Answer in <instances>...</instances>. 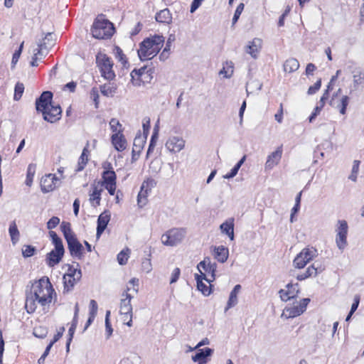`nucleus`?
I'll return each mask as SVG.
<instances>
[{"mask_svg": "<svg viewBox=\"0 0 364 364\" xmlns=\"http://www.w3.org/2000/svg\"><path fill=\"white\" fill-rule=\"evenodd\" d=\"M164 43L163 36L154 35L146 38L139 43V49L137 50L138 56L141 61L151 60L156 56Z\"/></svg>", "mask_w": 364, "mask_h": 364, "instance_id": "1", "label": "nucleus"}, {"mask_svg": "<svg viewBox=\"0 0 364 364\" xmlns=\"http://www.w3.org/2000/svg\"><path fill=\"white\" fill-rule=\"evenodd\" d=\"M29 293L37 299L38 303L41 306H45L52 301L53 294L56 296L55 290L48 278L46 279L41 278L38 282H36L32 285L31 290Z\"/></svg>", "mask_w": 364, "mask_h": 364, "instance_id": "2", "label": "nucleus"}, {"mask_svg": "<svg viewBox=\"0 0 364 364\" xmlns=\"http://www.w3.org/2000/svg\"><path fill=\"white\" fill-rule=\"evenodd\" d=\"M92 35L97 39H107L112 36L114 32V24L109 20L97 17L91 28Z\"/></svg>", "mask_w": 364, "mask_h": 364, "instance_id": "3", "label": "nucleus"}, {"mask_svg": "<svg viewBox=\"0 0 364 364\" xmlns=\"http://www.w3.org/2000/svg\"><path fill=\"white\" fill-rule=\"evenodd\" d=\"M186 235V228H171L162 235L161 242L166 246H176L183 241Z\"/></svg>", "mask_w": 364, "mask_h": 364, "instance_id": "4", "label": "nucleus"}, {"mask_svg": "<svg viewBox=\"0 0 364 364\" xmlns=\"http://www.w3.org/2000/svg\"><path fill=\"white\" fill-rule=\"evenodd\" d=\"M96 63L103 77L109 80L115 77L112 70L113 63L109 56L105 53H98L96 55Z\"/></svg>", "mask_w": 364, "mask_h": 364, "instance_id": "5", "label": "nucleus"}, {"mask_svg": "<svg viewBox=\"0 0 364 364\" xmlns=\"http://www.w3.org/2000/svg\"><path fill=\"white\" fill-rule=\"evenodd\" d=\"M338 226L336 229V243L339 250L343 252L348 245L347 235L348 226L344 220H340L338 222Z\"/></svg>", "mask_w": 364, "mask_h": 364, "instance_id": "6", "label": "nucleus"}, {"mask_svg": "<svg viewBox=\"0 0 364 364\" xmlns=\"http://www.w3.org/2000/svg\"><path fill=\"white\" fill-rule=\"evenodd\" d=\"M53 94L51 91H43L35 102L36 109L38 113L43 114L53 103Z\"/></svg>", "mask_w": 364, "mask_h": 364, "instance_id": "7", "label": "nucleus"}, {"mask_svg": "<svg viewBox=\"0 0 364 364\" xmlns=\"http://www.w3.org/2000/svg\"><path fill=\"white\" fill-rule=\"evenodd\" d=\"M66 242L68 243V248L70 255L73 257L81 259L84 255V247L77 240L76 235L68 240H66Z\"/></svg>", "mask_w": 364, "mask_h": 364, "instance_id": "8", "label": "nucleus"}, {"mask_svg": "<svg viewBox=\"0 0 364 364\" xmlns=\"http://www.w3.org/2000/svg\"><path fill=\"white\" fill-rule=\"evenodd\" d=\"M309 298H304L297 302L296 304L290 307H286L285 311L290 318L296 317L302 314L306 309L307 305L310 302Z\"/></svg>", "mask_w": 364, "mask_h": 364, "instance_id": "9", "label": "nucleus"}, {"mask_svg": "<svg viewBox=\"0 0 364 364\" xmlns=\"http://www.w3.org/2000/svg\"><path fill=\"white\" fill-rule=\"evenodd\" d=\"M59 181L58 178L52 173L46 174L41 178V189L43 193H49L53 191Z\"/></svg>", "mask_w": 364, "mask_h": 364, "instance_id": "10", "label": "nucleus"}, {"mask_svg": "<svg viewBox=\"0 0 364 364\" xmlns=\"http://www.w3.org/2000/svg\"><path fill=\"white\" fill-rule=\"evenodd\" d=\"M43 118L50 123H55L60 119L62 109L59 105H52L46 112H43Z\"/></svg>", "mask_w": 364, "mask_h": 364, "instance_id": "11", "label": "nucleus"}, {"mask_svg": "<svg viewBox=\"0 0 364 364\" xmlns=\"http://www.w3.org/2000/svg\"><path fill=\"white\" fill-rule=\"evenodd\" d=\"M286 287L287 290L280 289L279 291L280 298L283 301H287L297 296L299 292L298 283L294 284L289 283L287 284Z\"/></svg>", "mask_w": 364, "mask_h": 364, "instance_id": "12", "label": "nucleus"}, {"mask_svg": "<svg viewBox=\"0 0 364 364\" xmlns=\"http://www.w3.org/2000/svg\"><path fill=\"white\" fill-rule=\"evenodd\" d=\"M111 219V214L109 210L102 212L97 218V232L96 237L97 239L100 237L107 227V225Z\"/></svg>", "mask_w": 364, "mask_h": 364, "instance_id": "13", "label": "nucleus"}, {"mask_svg": "<svg viewBox=\"0 0 364 364\" xmlns=\"http://www.w3.org/2000/svg\"><path fill=\"white\" fill-rule=\"evenodd\" d=\"M65 254V250H52L46 255V262L49 267H53L60 262Z\"/></svg>", "mask_w": 364, "mask_h": 364, "instance_id": "14", "label": "nucleus"}, {"mask_svg": "<svg viewBox=\"0 0 364 364\" xmlns=\"http://www.w3.org/2000/svg\"><path fill=\"white\" fill-rule=\"evenodd\" d=\"M213 353V349L210 348H204L198 349L196 353L192 355V360L197 362L198 364H205L208 362V358Z\"/></svg>", "mask_w": 364, "mask_h": 364, "instance_id": "15", "label": "nucleus"}, {"mask_svg": "<svg viewBox=\"0 0 364 364\" xmlns=\"http://www.w3.org/2000/svg\"><path fill=\"white\" fill-rule=\"evenodd\" d=\"M111 141L114 149L118 151H122L127 148V140L122 134V129H119L118 132L112 135Z\"/></svg>", "mask_w": 364, "mask_h": 364, "instance_id": "16", "label": "nucleus"}, {"mask_svg": "<svg viewBox=\"0 0 364 364\" xmlns=\"http://www.w3.org/2000/svg\"><path fill=\"white\" fill-rule=\"evenodd\" d=\"M323 270V269L318 263V262H315L306 269L304 273L298 274L296 276V279L299 281H302L310 277H316L318 275V274L322 272Z\"/></svg>", "mask_w": 364, "mask_h": 364, "instance_id": "17", "label": "nucleus"}, {"mask_svg": "<svg viewBox=\"0 0 364 364\" xmlns=\"http://www.w3.org/2000/svg\"><path fill=\"white\" fill-rule=\"evenodd\" d=\"M282 152V145H281L278 146L274 151L269 154L265 163V168L272 169L274 166L277 165L281 160Z\"/></svg>", "mask_w": 364, "mask_h": 364, "instance_id": "18", "label": "nucleus"}, {"mask_svg": "<svg viewBox=\"0 0 364 364\" xmlns=\"http://www.w3.org/2000/svg\"><path fill=\"white\" fill-rule=\"evenodd\" d=\"M185 145L184 140L178 136H173L168 139L166 146L172 152H179Z\"/></svg>", "mask_w": 364, "mask_h": 364, "instance_id": "19", "label": "nucleus"}, {"mask_svg": "<svg viewBox=\"0 0 364 364\" xmlns=\"http://www.w3.org/2000/svg\"><path fill=\"white\" fill-rule=\"evenodd\" d=\"M122 296H124L125 298L121 299L120 314L132 317V306L131 304L132 296L127 291L123 294Z\"/></svg>", "mask_w": 364, "mask_h": 364, "instance_id": "20", "label": "nucleus"}, {"mask_svg": "<svg viewBox=\"0 0 364 364\" xmlns=\"http://www.w3.org/2000/svg\"><path fill=\"white\" fill-rule=\"evenodd\" d=\"M229 256V250L228 247L220 245L214 247V257L220 263L227 261Z\"/></svg>", "mask_w": 364, "mask_h": 364, "instance_id": "21", "label": "nucleus"}, {"mask_svg": "<svg viewBox=\"0 0 364 364\" xmlns=\"http://www.w3.org/2000/svg\"><path fill=\"white\" fill-rule=\"evenodd\" d=\"M262 41L259 38H254L246 47V52L253 58H257V54L261 48Z\"/></svg>", "mask_w": 364, "mask_h": 364, "instance_id": "22", "label": "nucleus"}, {"mask_svg": "<svg viewBox=\"0 0 364 364\" xmlns=\"http://www.w3.org/2000/svg\"><path fill=\"white\" fill-rule=\"evenodd\" d=\"M155 19L159 23L170 24L172 21V16L169 9H164L156 13Z\"/></svg>", "mask_w": 364, "mask_h": 364, "instance_id": "23", "label": "nucleus"}, {"mask_svg": "<svg viewBox=\"0 0 364 364\" xmlns=\"http://www.w3.org/2000/svg\"><path fill=\"white\" fill-rule=\"evenodd\" d=\"M240 289L241 286L240 284H237L230 291L227 306L225 309V311H227L229 309L235 306L237 304V294Z\"/></svg>", "mask_w": 364, "mask_h": 364, "instance_id": "24", "label": "nucleus"}, {"mask_svg": "<svg viewBox=\"0 0 364 364\" xmlns=\"http://www.w3.org/2000/svg\"><path fill=\"white\" fill-rule=\"evenodd\" d=\"M220 229L221 232L228 236L230 240H233L235 235H234V223L233 219H232L230 221H225L220 226Z\"/></svg>", "mask_w": 364, "mask_h": 364, "instance_id": "25", "label": "nucleus"}, {"mask_svg": "<svg viewBox=\"0 0 364 364\" xmlns=\"http://www.w3.org/2000/svg\"><path fill=\"white\" fill-rule=\"evenodd\" d=\"M283 67L286 73H291L299 69V63L296 58H291L284 62Z\"/></svg>", "mask_w": 364, "mask_h": 364, "instance_id": "26", "label": "nucleus"}, {"mask_svg": "<svg viewBox=\"0 0 364 364\" xmlns=\"http://www.w3.org/2000/svg\"><path fill=\"white\" fill-rule=\"evenodd\" d=\"M75 263H76V266H77L76 268H75L73 265L68 264V271L63 275V277H70V278L76 277V279H81V277H82V271L79 268L80 264L77 262H75Z\"/></svg>", "mask_w": 364, "mask_h": 364, "instance_id": "27", "label": "nucleus"}, {"mask_svg": "<svg viewBox=\"0 0 364 364\" xmlns=\"http://www.w3.org/2000/svg\"><path fill=\"white\" fill-rule=\"evenodd\" d=\"M102 186L117 183V175L114 171H103L102 173Z\"/></svg>", "mask_w": 364, "mask_h": 364, "instance_id": "28", "label": "nucleus"}, {"mask_svg": "<svg viewBox=\"0 0 364 364\" xmlns=\"http://www.w3.org/2000/svg\"><path fill=\"white\" fill-rule=\"evenodd\" d=\"M36 301H37V299H36L31 294L27 293L25 308L28 314L33 313L36 311L37 308Z\"/></svg>", "mask_w": 364, "mask_h": 364, "instance_id": "29", "label": "nucleus"}, {"mask_svg": "<svg viewBox=\"0 0 364 364\" xmlns=\"http://www.w3.org/2000/svg\"><path fill=\"white\" fill-rule=\"evenodd\" d=\"M88 145H89V144L87 142L86 146L84 147V149L82 150L81 156L79 158L78 165H77V168L76 169L77 171H82L88 161V159H87V154H89V151H88V148H87Z\"/></svg>", "mask_w": 364, "mask_h": 364, "instance_id": "30", "label": "nucleus"}, {"mask_svg": "<svg viewBox=\"0 0 364 364\" xmlns=\"http://www.w3.org/2000/svg\"><path fill=\"white\" fill-rule=\"evenodd\" d=\"M60 230L65 240H68L69 239L75 236V234L71 229V225L69 222L63 221L60 224Z\"/></svg>", "mask_w": 364, "mask_h": 364, "instance_id": "31", "label": "nucleus"}, {"mask_svg": "<svg viewBox=\"0 0 364 364\" xmlns=\"http://www.w3.org/2000/svg\"><path fill=\"white\" fill-rule=\"evenodd\" d=\"M147 136H142L141 135L140 131H139V133L136 134L134 139L133 143V148L134 149L136 150L138 152H141L144 146L146 143V139Z\"/></svg>", "mask_w": 364, "mask_h": 364, "instance_id": "32", "label": "nucleus"}, {"mask_svg": "<svg viewBox=\"0 0 364 364\" xmlns=\"http://www.w3.org/2000/svg\"><path fill=\"white\" fill-rule=\"evenodd\" d=\"M49 235L51 242L54 245V249H56V250H65L62 239L58 235V234L55 231L50 230L49 232Z\"/></svg>", "mask_w": 364, "mask_h": 364, "instance_id": "33", "label": "nucleus"}, {"mask_svg": "<svg viewBox=\"0 0 364 364\" xmlns=\"http://www.w3.org/2000/svg\"><path fill=\"white\" fill-rule=\"evenodd\" d=\"M9 232L11 236L12 243L15 245L19 240L20 236V233L15 221H12L10 223Z\"/></svg>", "mask_w": 364, "mask_h": 364, "instance_id": "34", "label": "nucleus"}, {"mask_svg": "<svg viewBox=\"0 0 364 364\" xmlns=\"http://www.w3.org/2000/svg\"><path fill=\"white\" fill-rule=\"evenodd\" d=\"M151 69H147L146 66H143L139 69H134L131 73V77L132 80H135V77H143V76L147 75L149 77Z\"/></svg>", "mask_w": 364, "mask_h": 364, "instance_id": "35", "label": "nucleus"}, {"mask_svg": "<svg viewBox=\"0 0 364 364\" xmlns=\"http://www.w3.org/2000/svg\"><path fill=\"white\" fill-rule=\"evenodd\" d=\"M351 72L353 74V85L356 88L358 85L364 82V73L359 68H355Z\"/></svg>", "mask_w": 364, "mask_h": 364, "instance_id": "36", "label": "nucleus"}, {"mask_svg": "<svg viewBox=\"0 0 364 364\" xmlns=\"http://www.w3.org/2000/svg\"><path fill=\"white\" fill-rule=\"evenodd\" d=\"M63 284H64V293L69 292L73 290V287L77 282L80 279H76V277H63Z\"/></svg>", "mask_w": 364, "mask_h": 364, "instance_id": "37", "label": "nucleus"}, {"mask_svg": "<svg viewBox=\"0 0 364 364\" xmlns=\"http://www.w3.org/2000/svg\"><path fill=\"white\" fill-rule=\"evenodd\" d=\"M55 35L53 33H47L43 39V42L40 43L41 48H50L55 43Z\"/></svg>", "mask_w": 364, "mask_h": 364, "instance_id": "38", "label": "nucleus"}, {"mask_svg": "<svg viewBox=\"0 0 364 364\" xmlns=\"http://www.w3.org/2000/svg\"><path fill=\"white\" fill-rule=\"evenodd\" d=\"M116 87H114L111 83L104 84L100 86V92L101 93L107 97H112L116 92Z\"/></svg>", "mask_w": 364, "mask_h": 364, "instance_id": "39", "label": "nucleus"}, {"mask_svg": "<svg viewBox=\"0 0 364 364\" xmlns=\"http://www.w3.org/2000/svg\"><path fill=\"white\" fill-rule=\"evenodd\" d=\"M157 139H158V130L155 128L152 133V135L151 136L149 147H148V149L146 151V158H148L150 156V154L153 152V151L156 146Z\"/></svg>", "mask_w": 364, "mask_h": 364, "instance_id": "40", "label": "nucleus"}, {"mask_svg": "<svg viewBox=\"0 0 364 364\" xmlns=\"http://www.w3.org/2000/svg\"><path fill=\"white\" fill-rule=\"evenodd\" d=\"M114 51L115 58L122 63L124 67H126L127 65H129L126 55L124 54L122 50L119 46H115Z\"/></svg>", "mask_w": 364, "mask_h": 364, "instance_id": "41", "label": "nucleus"}, {"mask_svg": "<svg viewBox=\"0 0 364 364\" xmlns=\"http://www.w3.org/2000/svg\"><path fill=\"white\" fill-rule=\"evenodd\" d=\"M317 250L316 249L311 247V248H304L301 251V255L304 256V257L310 262L311 259H313L314 257L316 256Z\"/></svg>", "mask_w": 364, "mask_h": 364, "instance_id": "42", "label": "nucleus"}, {"mask_svg": "<svg viewBox=\"0 0 364 364\" xmlns=\"http://www.w3.org/2000/svg\"><path fill=\"white\" fill-rule=\"evenodd\" d=\"M309 262L301 253L298 254L293 261V264L295 268L302 269Z\"/></svg>", "mask_w": 364, "mask_h": 364, "instance_id": "43", "label": "nucleus"}, {"mask_svg": "<svg viewBox=\"0 0 364 364\" xmlns=\"http://www.w3.org/2000/svg\"><path fill=\"white\" fill-rule=\"evenodd\" d=\"M35 171H36V165L33 164H29L28 166V168H27L26 180V184L28 186H31V184H32Z\"/></svg>", "mask_w": 364, "mask_h": 364, "instance_id": "44", "label": "nucleus"}, {"mask_svg": "<svg viewBox=\"0 0 364 364\" xmlns=\"http://www.w3.org/2000/svg\"><path fill=\"white\" fill-rule=\"evenodd\" d=\"M24 85L22 82H18L16 84L14 95V100L15 101H18L21 98L24 92Z\"/></svg>", "mask_w": 364, "mask_h": 364, "instance_id": "45", "label": "nucleus"}, {"mask_svg": "<svg viewBox=\"0 0 364 364\" xmlns=\"http://www.w3.org/2000/svg\"><path fill=\"white\" fill-rule=\"evenodd\" d=\"M149 192H150V191H146L145 188H144V189H141V188H140V191L137 196V202H138V205L140 207H143L146 204V202H147L146 197L148 196Z\"/></svg>", "mask_w": 364, "mask_h": 364, "instance_id": "46", "label": "nucleus"}, {"mask_svg": "<svg viewBox=\"0 0 364 364\" xmlns=\"http://www.w3.org/2000/svg\"><path fill=\"white\" fill-rule=\"evenodd\" d=\"M213 286L210 284V286L208 287L205 284H204L201 281H198L197 283V289L200 291L204 296H209L211 294Z\"/></svg>", "mask_w": 364, "mask_h": 364, "instance_id": "47", "label": "nucleus"}, {"mask_svg": "<svg viewBox=\"0 0 364 364\" xmlns=\"http://www.w3.org/2000/svg\"><path fill=\"white\" fill-rule=\"evenodd\" d=\"M48 333V328L45 326L36 327L33 329V334L36 338H44Z\"/></svg>", "mask_w": 364, "mask_h": 364, "instance_id": "48", "label": "nucleus"}, {"mask_svg": "<svg viewBox=\"0 0 364 364\" xmlns=\"http://www.w3.org/2000/svg\"><path fill=\"white\" fill-rule=\"evenodd\" d=\"M36 252V247L30 245H23L22 248V255L25 258L32 257L34 255Z\"/></svg>", "mask_w": 364, "mask_h": 364, "instance_id": "49", "label": "nucleus"}, {"mask_svg": "<svg viewBox=\"0 0 364 364\" xmlns=\"http://www.w3.org/2000/svg\"><path fill=\"white\" fill-rule=\"evenodd\" d=\"M102 191V189L98 190L97 187H95L92 193L90 195V200L95 202L96 205L95 206L100 205V204Z\"/></svg>", "mask_w": 364, "mask_h": 364, "instance_id": "50", "label": "nucleus"}, {"mask_svg": "<svg viewBox=\"0 0 364 364\" xmlns=\"http://www.w3.org/2000/svg\"><path fill=\"white\" fill-rule=\"evenodd\" d=\"M110 314H111L110 311L107 310L106 311L105 321V331H106V333H107V338H109L113 332V328H112V325H111L110 320H109Z\"/></svg>", "mask_w": 364, "mask_h": 364, "instance_id": "51", "label": "nucleus"}, {"mask_svg": "<svg viewBox=\"0 0 364 364\" xmlns=\"http://www.w3.org/2000/svg\"><path fill=\"white\" fill-rule=\"evenodd\" d=\"M350 98L347 95H344L341 97L340 105H338L340 107V113L341 114H345L346 113L347 107L349 103Z\"/></svg>", "mask_w": 364, "mask_h": 364, "instance_id": "52", "label": "nucleus"}, {"mask_svg": "<svg viewBox=\"0 0 364 364\" xmlns=\"http://www.w3.org/2000/svg\"><path fill=\"white\" fill-rule=\"evenodd\" d=\"M360 161L358 160H355L353 161V165L352 167L351 174L349 176L348 178L352 181H355L357 178V174L359 170Z\"/></svg>", "mask_w": 364, "mask_h": 364, "instance_id": "53", "label": "nucleus"}, {"mask_svg": "<svg viewBox=\"0 0 364 364\" xmlns=\"http://www.w3.org/2000/svg\"><path fill=\"white\" fill-rule=\"evenodd\" d=\"M205 272L210 274V277L215 280V272L217 270V264L215 262H213V264H208V266L206 265L204 268H202Z\"/></svg>", "mask_w": 364, "mask_h": 364, "instance_id": "54", "label": "nucleus"}, {"mask_svg": "<svg viewBox=\"0 0 364 364\" xmlns=\"http://www.w3.org/2000/svg\"><path fill=\"white\" fill-rule=\"evenodd\" d=\"M23 48V42H22L20 44L18 50H15L14 53L13 54L12 60H11V65L13 67L17 63V62L21 56V54L22 53Z\"/></svg>", "mask_w": 364, "mask_h": 364, "instance_id": "55", "label": "nucleus"}, {"mask_svg": "<svg viewBox=\"0 0 364 364\" xmlns=\"http://www.w3.org/2000/svg\"><path fill=\"white\" fill-rule=\"evenodd\" d=\"M156 185V182L153 178H147L146 180L144 181V182L141 184V189L145 188L146 191H151V188H154Z\"/></svg>", "mask_w": 364, "mask_h": 364, "instance_id": "56", "label": "nucleus"}, {"mask_svg": "<svg viewBox=\"0 0 364 364\" xmlns=\"http://www.w3.org/2000/svg\"><path fill=\"white\" fill-rule=\"evenodd\" d=\"M245 5L242 3H240L236 8L234 16L232 18V25H234L239 19L243 9H244Z\"/></svg>", "mask_w": 364, "mask_h": 364, "instance_id": "57", "label": "nucleus"}, {"mask_svg": "<svg viewBox=\"0 0 364 364\" xmlns=\"http://www.w3.org/2000/svg\"><path fill=\"white\" fill-rule=\"evenodd\" d=\"M129 256L124 250H122L117 257V262L120 265H124L127 264Z\"/></svg>", "mask_w": 364, "mask_h": 364, "instance_id": "58", "label": "nucleus"}, {"mask_svg": "<svg viewBox=\"0 0 364 364\" xmlns=\"http://www.w3.org/2000/svg\"><path fill=\"white\" fill-rule=\"evenodd\" d=\"M321 79L320 78L314 83V85H311L309 87L307 91L308 95H311L315 94L321 88Z\"/></svg>", "mask_w": 364, "mask_h": 364, "instance_id": "59", "label": "nucleus"}, {"mask_svg": "<svg viewBox=\"0 0 364 364\" xmlns=\"http://www.w3.org/2000/svg\"><path fill=\"white\" fill-rule=\"evenodd\" d=\"M75 329H76V327L71 325V326L70 327V328L68 330V338L67 342H66V350H67V352H68L70 350V343H71V341L73 340V335L75 333Z\"/></svg>", "mask_w": 364, "mask_h": 364, "instance_id": "60", "label": "nucleus"}, {"mask_svg": "<svg viewBox=\"0 0 364 364\" xmlns=\"http://www.w3.org/2000/svg\"><path fill=\"white\" fill-rule=\"evenodd\" d=\"M98 306L95 300L91 299L90 301V311L89 315L96 316L97 314Z\"/></svg>", "mask_w": 364, "mask_h": 364, "instance_id": "61", "label": "nucleus"}, {"mask_svg": "<svg viewBox=\"0 0 364 364\" xmlns=\"http://www.w3.org/2000/svg\"><path fill=\"white\" fill-rule=\"evenodd\" d=\"M60 223V218L57 216H53L47 223V228L52 230Z\"/></svg>", "mask_w": 364, "mask_h": 364, "instance_id": "62", "label": "nucleus"}, {"mask_svg": "<svg viewBox=\"0 0 364 364\" xmlns=\"http://www.w3.org/2000/svg\"><path fill=\"white\" fill-rule=\"evenodd\" d=\"M322 109H323L322 105L316 106L313 112L311 114V115L309 117V122H314V120L316 118V117L320 114Z\"/></svg>", "mask_w": 364, "mask_h": 364, "instance_id": "63", "label": "nucleus"}, {"mask_svg": "<svg viewBox=\"0 0 364 364\" xmlns=\"http://www.w3.org/2000/svg\"><path fill=\"white\" fill-rule=\"evenodd\" d=\"M109 125H110V129L113 132H118V129L117 128L119 127H122V124L119 123V120H117V119L115 118H112L111 119L110 122H109Z\"/></svg>", "mask_w": 364, "mask_h": 364, "instance_id": "64", "label": "nucleus"}]
</instances>
